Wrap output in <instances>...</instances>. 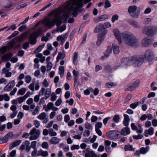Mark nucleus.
Here are the masks:
<instances>
[{
  "label": "nucleus",
  "mask_w": 157,
  "mask_h": 157,
  "mask_svg": "<svg viewBox=\"0 0 157 157\" xmlns=\"http://www.w3.org/2000/svg\"><path fill=\"white\" fill-rule=\"evenodd\" d=\"M83 0H71L67 2L64 8L56 11L53 13L55 18L52 20L47 18L43 21L44 25L48 27V29H51L56 24L58 26L57 32H62L66 28V25L59 26L62 22L67 21L68 17L71 14L74 17L77 16V12L79 11L80 8L83 6Z\"/></svg>",
  "instance_id": "f257e3e1"
},
{
  "label": "nucleus",
  "mask_w": 157,
  "mask_h": 157,
  "mask_svg": "<svg viewBox=\"0 0 157 157\" xmlns=\"http://www.w3.org/2000/svg\"><path fill=\"white\" fill-rule=\"evenodd\" d=\"M144 61V59L141 56H137L132 57L131 59L128 58H124L122 59L121 64L117 67H123L126 65H129L131 63L135 67L141 65Z\"/></svg>",
  "instance_id": "f03ea898"
},
{
  "label": "nucleus",
  "mask_w": 157,
  "mask_h": 157,
  "mask_svg": "<svg viewBox=\"0 0 157 157\" xmlns=\"http://www.w3.org/2000/svg\"><path fill=\"white\" fill-rule=\"evenodd\" d=\"M122 37L124 42L129 45L134 46L137 43V40L132 33H122Z\"/></svg>",
  "instance_id": "7ed1b4c3"
},
{
  "label": "nucleus",
  "mask_w": 157,
  "mask_h": 157,
  "mask_svg": "<svg viewBox=\"0 0 157 157\" xmlns=\"http://www.w3.org/2000/svg\"><path fill=\"white\" fill-rule=\"evenodd\" d=\"M42 31V28H39L37 31L34 32L29 36V39L31 44L33 45L36 43V37L40 35Z\"/></svg>",
  "instance_id": "20e7f679"
},
{
  "label": "nucleus",
  "mask_w": 157,
  "mask_h": 157,
  "mask_svg": "<svg viewBox=\"0 0 157 157\" xmlns=\"http://www.w3.org/2000/svg\"><path fill=\"white\" fill-rule=\"evenodd\" d=\"M137 7L136 6H131L129 7L128 12L132 17L138 18L140 14V11H137Z\"/></svg>",
  "instance_id": "39448f33"
},
{
  "label": "nucleus",
  "mask_w": 157,
  "mask_h": 157,
  "mask_svg": "<svg viewBox=\"0 0 157 157\" xmlns=\"http://www.w3.org/2000/svg\"><path fill=\"white\" fill-rule=\"evenodd\" d=\"M40 134V131L39 130L36 129L35 128H33L29 132L30 135L29 140H33L37 139L39 137Z\"/></svg>",
  "instance_id": "423d86ee"
},
{
  "label": "nucleus",
  "mask_w": 157,
  "mask_h": 157,
  "mask_svg": "<svg viewBox=\"0 0 157 157\" xmlns=\"http://www.w3.org/2000/svg\"><path fill=\"white\" fill-rule=\"evenodd\" d=\"M154 57L153 51L151 49L147 50L144 52V57L145 59L150 61Z\"/></svg>",
  "instance_id": "0eeeda50"
},
{
  "label": "nucleus",
  "mask_w": 157,
  "mask_h": 157,
  "mask_svg": "<svg viewBox=\"0 0 157 157\" xmlns=\"http://www.w3.org/2000/svg\"><path fill=\"white\" fill-rule=\"evenodd\" d=\"M39 94L41 96L45 95V99L47 100L51 95V90L49 89H45L44 88L42 87L39 92Z\"/></svg>",
  "instance_id": "6e6552de"
},
{
  "label": "nucleus",
  "mask_w": 157,
  "mask_h": 157,
  "mask_svg": "<svg viewBox=\"0 0 157 157\" xmlns=\"http://www.w3.org/2000/svg\"><path fill=\"white\" fill-rule=\"evenodd\" d=\"M107 33L106 30H104L103 32L99 34L98 37V40L96 42L97 45L99 46L104 40L106 35Z\"/></svg>",
  "instance_id": "1a4fd4ad"
},
{
  "label": "nucleus",
  "mask_w": 157,
  "mask_h": 157,
  "mask_svg": "<svg viewBox=\"0 0 157 157\" xmlns=\"http://www.w3.org/2000/svg\"><path fill=\"white\" fill-rule=\"evenodd\" d=\"M108 137L111 139H117L118 138L119 132L117 130H112L107 133Z\"/></svg>",
  "instance_id": "9d476101"
},
{
  "label": "nucleus",
  "mask_w": 157,
  "mask_h": 157,
  "mask_svg": "<svg viewBox=\"0 0 157 157\" xmlns=\"http://www.w3.org/2000/svg\"><path fill=\"white\" fill-rule=\"evenodd\" d=\"M140 81L139 80H136L132 84L127 87L126 90L127 91H131L136 89L140 84Z\"/></svg>",
  "instance_id": "9b49d317"
},
{
  "label": "nucleus",
  "mask_w": 157,
  "mask_h": 157,
  "mask_svg": "<svg viewBox=\"0 0 157 157\" xmlns=\"http://www.w3.org/2000/svg\"><path fill=\"white\" fill-rule=\"evenodd\" d=\"M13 136V133L12 132H10L7 133L3 138L0 140V143H5L9 140L11 139Z\"/></svg>",
  "instance_id": "f8f14e48"
},
{
  "label": "nucleus",
  "mask_w": 157,
  "mask_h": 157,
  "mask_svg": "<svg viewBox=\"0 0 157 157\" xmlns=\"http://www.w3.org/2000/svg\"><path fill=\"white\" fill-rule=\"evenodd\" d=\"M142 32L143 33L147 35H151L153 33L152 28L147 26H145L143 28Z\"/></svg>",
  "instance_id": "ddd939ff"
},
{
  "label": "nucleus",
  "mask_w": 157,
  "mask_h": 157,
  "mask_svg": "<svg viewBox=\"0 0 157 157\" xmlns=\"http://www.w3.org/2000/svg\"><path fill=\"white\" fill-rule=\"evenodd\" d=\"M152 41L147 38H144L141 41V45L142 47H147L151 44Z\"/></svg>",
  "instance_id": "4468645a"
},
{
  "label": "nucleus",
  "mask_w": 157,
  "mask_h": 157,
  "mask_svg": "<svg viewBox=\"0 0 157 157\" xmlns=\"http://www.w3.org/2000/svg\"><path fill=\"white\" fill-rule=\"evenodd\" d=\"M113 31L115 36L118 40L119 44H121L122 42V34H121L119 30L117 29H114Z\"/></svg>",
  "instance_id": "2eb2a0df"
},
{
  "label": "nucleus",
  "mask_w": 157,
  "mask_h": 157,
  "mask_svg": "<svg viewBox=\"0 0 157 157\" xmlns=\"http://www.w3.org/2000/svg\"><path fill=\"white\" fill-rule=\"evenodd\" d=\"M15 86L14 82L13 81L8 83L5 86L4 90L7 91H10Z\"/></svg>",
  "instance_id": "dca6fc26"
},
{
  "label": "nucleus",
  "mask_w": 157,
  "mask_h": 157,
  "mask_svg": "<svg viewBox=\"0 0 157 157\" xmlns=\"http://www.w3.org/2000/svg\"><path fill=\"white\" fill-rule=\"evenodd\" d=\"M130 130L129 128L128 127L124 128L121 131V134L124 136H125L129 135L130 133Z\"/></svg>",
  "instance_id": "f3484780"
},
{
  "label": "nucleus",
  "mask_w": 157,
  "mask_h": 157,
  "mask_svg": "<svg viewBox=\"0 0 157 157\" xmlns=\"http://www.w3.org/2000/svg\"><path fill=\"white\" fill-rule=\"evenodd\" d=\"M154 133V128L151 127L149 128L147 130H146L144 131V136L147 137L148 135H152Z\"/></svg>",
  "instance_id": "a211bd4d"
},
{
  "label": "nucleus",
  "mask_w": 157,
  "mask_h": 157,
  "mask_svg": "<svg viewBox=\"0 0 157 157\" xmlns=\"http://www.w3.org/2000/svg\"><path fill=\"white\" fill-rule=\"evenodd\" d=\"M105 30L103 25H99L97 26L94 29V32L95 33H97L98 32H101V33L103 32V31Z\"/></svg>",
  "instance_id": "6ab92c4d"
},
{
  "label": "nucleus",
  "mask_w": 157,
  "mask_h": 157,
  "mask_svg": "<svg viewBox=\"0 0 157 157\" xmlns=\"http://www.w3.org/2000/svg\"><path fill=\"white\" fill-rule=\"evenodd\" d=\"M10 70L5 67L3 68L2 70V73L5 74V76L6 77H11L12 75V73L9 72V71Z\"/></svg>",
  "instance_id": "aec40b11"
},
{
  "label": "nucleus",
  "mask_w": 157,
  "mask_h": 157,
  "mask_svg": "<svg viewBox=\"0 0 157 157\" xmlns=\"http://www.w3.org/2000/svg\"><path fill=\"white\" fill-rule=\"evenodd\" d=\"M48 155V152L47 151H44L42 149H40L38 151L37 156H41L43 157H45Z\"/></svg>",
  "instance_id": "412c9836"
},
{
  "label": "nucleus",
  "mask_w": 157,
  "mask_h": 157,
  "mask_svg": "<svg viewBox=\"0 0 157 157\" xmlns=\"http://www.w3.org/2000/svg\"><path fill=\"white\" fill-rule=\"evenodd\" d=\"M60 141L59 138L56 137H52L49 141L51 144H58Z\"/></svg>",
  "instance_id": "4be33fe9"
},
{
  "label": "nucleus",
  "mask_w": 157,
  "mask_h": 157,
  "mask_svg": "<svg viewBox=\"0 0 157 157\" xmlns=\"http://www.w3.org/2000/svg\"><path fill=\"white\" fill-rule=\"evenodd\" d=\"M12 54L11 53H8L2 56V59L3 61H8L12 56Z\"/></svg>",
  "instance_id": "5701e85b"
},
{
  "label": "nucleus",
  "mask_w": 157,
  "mask_h": 157,
  "mask_svg": "<svg viewBox=\"0 0 157 157\" xmlns=\"http://www.w3.org/2000/svg\"><path fill=\"white\" fill-rule=\"evenodd\" d=\"M22 141L20 140H17L10 144V149H12L13 147L18 146L21 143Z\"/></svg>",
  "instance_id": "b1692460"
},
{
  "label": "nucleus",
  "mask_w": 157,
  "mask_h": 157,
  "mask_svg": "<svg viewBox=\"0 0 157 157\" xmlns=\"http://www.w3.org/2000/svg\"><path fill=\"white\" fill-rule=\"evenodd\" d=\"M108 18V16L107 15L104 14L96 18V22H98V21H103Z\"/></svg>",
  "instance_id": "393cba45"
},
{
  "label": "nucleus",
  "mask_w": 157,
  "mask_h": 157,
  "mask_svg": "<svg viewBox=\"0 0 157 157\" xmlns=\"http://www.w3.org/2000/svg\"><path fill=\"white\" fill-rule=\"evenodd\" d=\"M112 47L113 49V53L115 54H118L119 53L120 50L117 45L115 44H112Z\"/></svg>",
  "instance_id": "a878e982"
},
{
  "label": "nucleus",
  "mask_w": 157,
  "mask_h": 157,
  "mask_svg": "<svg viewBox=\"0 0 157 157\" xmlns=\"http://www.w3.org/2000/svg\"><path fill=\"white\" fill-rule=\"evenodd\" d=\"M65 56V53L64 51L63 50L62 52H59L58 53V55L57 57V61L58 62L60 59H63L64 58Z\"/></svg>",
  "instance_id": "bb28decb"
},
{
  "label": "nucleus",
  "mask_w": 157,
  "mask_h": 157,
  "mask_svg": "<svg viewBox=\"0 0 157 157\" xmlns=\"http://www.w3.org/2000/svg\"><path fill=\"white\" fill-rule=\"evenodd\" d=\"M27 35V33H25L18 36L17 38L18 41L19 42H21L24 40L25 39Z\"/></svg>",
  "instance_id": "cd10ccee"
},
{
  "label": "nucleus",
  "mask_w": 157,
  "mask_h": 157,
  "mask_svg": "<svg viewBox=\"0 0 157 157\" xmlns=\"http://www.w3.org/2000/svg\"><path fill=\"white\" fill-rule=\"evenodd\" d=\"M150 149L149 146H147L145 148L142 147L140 149V152L142 154H145Z\"/></svg>",
  "instance_id": "c85d7f7f"
},
{
  "label": "nucleus",
  "mask_w": 157,
  "mask_h": 157,
  "mask_svg": "<svg viewBox=\"0 0 157 157\" xmlns=\"http://www.w3.org/2000/svg\"><path fill=\"white\" fill-rule=\"evenodd\" d=\"M112 52V50L111 47H108L107 49V50L105 53L102 57V59H104L105 58H107L108 57L109 54L111 53Z\"/></svg>",
  "instance_id": "c756f323"
},
{
  "label": "nucleus",
  "mask_w": 157,
  "mask_h": 157,
  "mask_svg": "<svg viewBox=\"0 0 157 157\" xmlns=\"http://www.w3.org/2000/svg\"><path fill=\"white\" fill-rule=\"evenodd\" d=\"M24 144L25 145V150L27 152H29L31 149V147L29 146L30 142L28 140H25L24 142Z\"/></svg>",
  "instance_id": "7c9ffc66"
},
{
  "label": "nucleus",
  "mask_w": 157,
  "mask_h": 157,
  "mask_svg": "<svg viewBox=\"0 0 157 157\" xmlns=\"http://www.w3.org/2000/svg\"><path fill=\"white\" fill-rule=\"evenodd\" d=\"M86 151L89 152L91 155V157H97V155L93 151H89V149L87 148L86 149V150H83L82 151L83 153H85Z\"/></svg>",
  "instance_id": "2f4dec72"
},
{
  "label": "nucleus",
  "mask_w": 157,
  "mask_h": 157,
  "mask_svg": "<svg viewBox=\"0 0 157 157\" xmlns=\"http://www.w3.org/2000/svg\"><path fill=\"white\" fill-rule=\"evenodd\" d=\"M40 107L37 105L36 106V108L34 109L32 113L33 115L34 116L40 112Z\"/></svg>",
  "instance_id": "473e14b6"
},
{
  "label": "nucleus",
  "mask_w": 157,
  "mask_h": 157,
  "mask_svg": "<svg viewBox=\"0 0 157 157\" xmlns=\"http://www.w3.org/2000/svg\"><path fill=\"white\" fill-rule=\"evenodd\" d=\"M45 45L44 44H41L38 46L37 48L34 51V53H36L40 52L44 47Z\"/></svg>",
  "instance_id": "72a5a7b5"
},
{
  "label": "nucleus",
  "mask_w": 157,
  "mask_h": 157,
  "mask_svg": "<svg viewBox=\"0 0 157 157\" xmlns=\"http://www.w3.org/2000/svg\"><path fill=\"white\" fill-rule=\"evenodd\" d=\"M46 117V115L45 113L43 112L40 114L37 117V118L40 120H43Z\"/></svg>",
  "instance_id": "f704fd0d"
},
{
  "label": "nucleus",
  "mask_w": 157,
  "mask_h": 157,
  "mask_svg": "<svg viewBox=\"0 0 157 157\" xmlns=\"http://www.w3.org/2000/svg\"><path fill=\"white\" fill-rule=\"evenodd\" d=\"M125 151H132L134 150L132 145H125L124 147Z\"/></svg>",
  "instance_id": "c9c22d12"
},
{
  "label": "nucleus",
  "mask_w": 157,
  "mask_h": 157,
  "mask_svg": "<svg viewBox=\"0 0 157 157\" xmlns=\"http://www.w3.org/2000/svg\"><path fill=\"white\" fill-rule=\"evenodd\" d=\"M59 70L60 75L61 77H62L63 76L64 71V66H61L59 67Z\"/></svg>",
  "instance_id": "e433bc0d"
},
{
  "label": "nucleus",
  "mask_w": 157,
  "mask_h": 157,
  "mask_svg": "<svg viewBox=\"0 0 157 157\" xmlns=\"http://www.w3.org/2000/svg\"><path fill=\"white\" fill-rule=\"evenodd\" d=\"M49 134L51 136H56L57 134L56 132L54 131V130L51 128L49 129Z\"/></svg>",
  "instance_id": "4c0bfd02"
},
{
  "label": "nucleus",
  "mask_w": 157,
  "mask_h": 157,
  "mask_svg": "<svg viewBox=\"0 0 157 157\" xmlns=\"http://www.w3.org/2000/svg\"><path fill=\"white\" fill-rule=\"evenodd\" d=\"M119 16L117 14L113 15L111 18V21L112 23H114L116 21L118 20Z\"/></svg>",
  "instance_id": "58836bf2"
},
{
  "label": "nucleus",
  "mask_w": 157,
  "mask_h": 157,
  "mask_svg": "<svg viewBox=\"0 0 157 157\" xmlns=\"http://www.w3.org/2000/svg\"><path fill=\"white\" fill-rule=\"evenodd\" d=\"M6 5H3V7L5 8H9L12 6V3L9 1H7L6 2Z\"/></svg>",
  "instance_id": "ea45409f"
},
{
  "label": "nucleus",
  "mask_w": 157,
  "mask_h": 157,
  "mask_svg": "<svg viewBox=\"0 0 157 157\" xmlns=\"http://www.w3.org/2000/svg\"><path fill=\"white\" fill-rule=\"evenodd\" d=\"M26 91V89L25 88H23L19 90L18 92V94L22 95H23L25 93Z\"/></svg>",
  "instance_id": "a19ab883"
},
{
  "label": "nucleus",
  "mask_w": 157,
  "mask_h": 157,
  "mask_svg": "<svg viewBox=\"0 0 157 157\" xmlns=\"http://www.w3.org/2000/svg\"><path fill=\"white\" fill-rule=\"evenodd\" d=\"M139 103L138 102H136L131 104L130 105V106L132 109H134L139 105Z\"/></svg>",
  "instance_id": "79ce46f5"
},
{
  "label": "nucleus",
  "mask_w": 157,
  "mask_h": 157,
  "mask_svg": "<svg viewBox=\"0 0 157 157\" xmlns=\"http://www.w3.org/2000/svg\"><path fill=\"white\" fill-rule=\"evenodd\" d=\"M41 146L43 148L48 149L49 148V146L48 143L46 142H44L42 144Z\"/></svg>",
  "instance_id": "37998d69"
},
{
  "label": "nucleus",
  "mask_w": 157,
  "mask_h": 157,
  "mask_svg": "<svg viewBox=\"0 0 157 157\" xmlns=\"http://www.w3.org/2000/svg\"><path fill=\"white\" fill-rule=\"evenodd\" d=\"M116 85V84H114L112 82H109L106 84L105 86L107 88H110L112 86Z\"/></svg>",
  "instance_id": "c03bdc74"
},
{
  "label": "nucleus",
  "mask_w": 157,
  "mask_h": 157,
  "mask_svg": "<svg viewBox=\"0 0 157 157\" xmlns=\"http://www.w3.org/2000/svg\"><path fill=\"white\" fill-rule=\"evenodd\" d=\"M103 25L104 28L105 29L111 27V25L109 22H106L104 23Z\"/></svg>",
  "instance_id": "a18cd8bd"
},
{
  "label": "nucleus",
  "mask_w": 157,
  "mask_h": 157,
  "mask_svg": "<svg viewBox=\"0 0 157 157\" xmlns=\"http://www.w3.org/2000/svg\"><path fill=\"white\" fill-rule=\"evenodd\" d=\"M25 82L27 83H29L32 80V78L30 75H28L25 77Z\"/></svg>",
  "instance_id": "49530a36"
},
{
  "label": "nucleus",
  "mask_w": 157,
  "mask_h": 157,
  "mask_svg": "<svg viewBox=\"0 0 157 157\" xmlns=\"http://www.w3.org/2000/svg\"><path fill=\"white\" fill-rule=\"evenodd\" d=\"M33 123L35 127L37 128H38L40 125V122L37 120L34 121Z\"/></svg>",
  "instance_id": "de8ad7c7"
},
{
  "label": "nucleus",
  "mask_w": 157,
  "mask_h": 157,
  "mask_svg": "<svg viewBox=\"0 0 157 157\" xmlns=\"http://www.w3.org/2000/svg\"><path fill=\"white\" fill-rule=\"evenodd\" d=\"M25 99L24 96L17 98L18 102L20 104L23 102Z\"/></svg>",
  "instance_id": "09e8293b"
},
{
  "label": "nucleus",
  "mask_w": 157,
  "mask_h": 157,
  "mask_svg": "<svg viewBox=\"0 0 157 157\" xmlns=\"http://www.w3.org/2000/svg\"><path fill=\"white\" fill-rule=\"evenodd\" d=\"M111 144V142L109 140H105V149L107 150V148H109V146Z\"/></svg>",
  "instance_id": "8fccbe9b"
},
{
  "label": "nucleus",
  "mask_w": 157,
  "mask_h": 157,
  "mask_svg": "<svg viewBox=\"0 0 157 157\" xmlns=\"http://www.w3.org/2000/svg\"><path fill=\"white\" fill-rule=\"evenodd\" d=\"M41 96L39 94L36 95L34 98V101L35 102H38L40 100V97Z\"/></svg>",
  "instance_id": "3c124183"
},
{
  "label": "nucleus",
  "mask_w": 157,
  "mask_h": 157,
  "mask_svg": "<svg viewBox=\"0 0 157 157\" xmlns=\"http://www.w3.org/2000/svg\"><path fill=\"white\" fill-rule=\"evenodd\" d=\"M57 97L54 93H52L51 95V100L52 101H54L56 100Z\"/></svg>",
  "instance_id": "603ef678"
},
{
  "label": "nucleus",
  "mask_w": 157,
  "mask_h": 157,
  "mask_svg": "<svg viewBox=\"0 0 157 157\" xmlns=\"http://www.w3.org/2000/svg\"><path fill=\"white\" fill-rule=\"evenodd\" d=\"M119 119L120 117L117 115H115L113 118V121L116 123H118L119 122Z\"/></svg>",
  "instance_id": "864d4df0"
},
{
  "label": "nucleus",
  "mask_w": 157,
  "mask_h": 157,
  "mask_svg": "<svg viewBox=\"0 0 157 157\" xmlns=\"http://www.w3.org/2000/svg\"><path fill=\"white\" fill-rule=\"evenodd\" d=\"M74 78H78L79 72L75 69H74L72 72Z\"/></svg>",
  "instance_id": "5fc2aeb1"
},
{
  "label": "nucleus",
  "mask_w": 157,
  "mask_h": 157,
  "mask_svg": "<svg viewBox=\"0 0 157 157\" xmlns=\"http://www.w3.org/2000/svg\"><path fill=\"white\" fill-rule=\"evenodd\" d=\"M143 137V135L140 134H138L137 135H134L133 136V138L136 140L141 139Z\"/></svg>",
  "instance_id": "6e6d98bb"
},
{
  "label": "nucleus",
  "mask_w": 157,
  "mask_h": 157,
  "mask_svg": "<svg viewBox=\"0 0 157 157\" xmlns=\"http://www.w3.org/2000/svg\"><path fill=\"white\" fill-rule=\"evenodd\" d=\"M52 65L51 62H48L47 65V71H50L52 68Z\"/></svg>",
  "instance_id": "4d7b16f0"
},
{
  "label": "nucleus",
  "mask_w": 157,
  "mask_h": 157,
  "mask_svg": "<svg viewBox=\"0 0 157 157\" xmlns=\"http://www.w3.org/2000/svg\"><path fill=\"white\" fill-rule=\"evenodd\" d=\"M85 127L88 129H91L92 128V125L88 123H86L85 124Z\"/></svg>",
  "instance_id": "13d9d810"
},
{
  "label": "nucleus",
  "mask_w": 157,
  "mask_h": 157,
  "mask_svg": "<svg viewBox=\"0 0 157 157\" xmlns=\"http://www.w3.org/2000/svg\"><path fill=\"white\" fill-rule=\"evenodd\" d=\"M80 148V146L78 145H73L71 147V149L73 151L75 149L78 150Z\"/></svg>",
  "instance_id": "bf43d9fd"
},
{
  "label": "nucleus",
  "mask_w": 157,
  "mask_h": 157,
  "mask_svg": "<svg viewBox=\"0 0 157 157\" xmlns=\"http://www.w3.org/2000/svg\"><path fill=\"white\" fill-rule=\"evenodd\" d=\"M16 150H13L10 153V157H15L16 156Z\"/></svg>",
  "instance_id": "052dcab7"
},
{
  "label": "nucleus",
  "mask_w": 157,
  "mask_h": 157,
  "mask_svg": "<svg viewBox=\"0 0 157 157\" xmlns=\"http://www.w3.org/2000/svg\"><path fill=\"white\" fill-rule=\"evenodd\" d=\"M29 88L32 91H34L35 89L34 83H32L30 84L29 86Z\"/></svg>",
  "instance_id": "680f3d73"
},
{
  "label": "nucleus",
  "mask_w": 157,
  "mask_h": 157,
  "mask_svg": "<svg viewBox=\"0 0 157 157\" xmlns=\"http://www.w3.org/2000/svg\"><path fill=\"white\" fill-rule=\"evenodd\" d=\"M37 148L34 149V150L32 152L31 155L33 157H35L37 155Z\"/></svg>",
  "instance_id": "e2e57ef3"
},
{
  "label": "nucleus",
  "mask_w": 157,
  "mask_h": 157,
  "mask_svg": "<svg viewBox=\"0 0 157 157\" xmlns=\"http://www.w3.org/2000/svg\"><path fill=\"white\" fill-rule=\"evenodd\" d=\"M36 141H33L31 142V147L33 149L36 148Z\"/></svg>",
  "instance_id": "0e129e2a"
},
{
  "label": "nucleus",
  "mask_w": 157,
  "mask_h": 157,
  "mask_svg": "<svg viewBox=\"0 0 157 157\" xmlns=\"http://www.w3.org/2000/svg\"><path fill=\"white\" fill-rule=\"evenodd\" d=\"M111 5L108 0H106L105 1V8H107L111 6Z\"/></svg>",
  "instance_id": "69168bd1"
},
{
  "label": "nucleus",
  "mask_w": 157,
  "mask_h": 157,
  "mask_svg": "<svg viewBox=\"0 0 157 157\" xmlns=\"http://www.w3.org/2000/svg\"><path fill=\"white\" fill-rule=\"evenodd\" d=\"M45 98L44 97L41 98L39 103V105H41L44 104L45 103Z\"/></svg>",
  "instance_id": "338daca9"
},
{
  "label": "nucleus",
  "mask_w": 157,
  "mask_h": 157,
  "mask_svg": "<svg viewBox=\"0 0 157 157\" xmlns=\"http://www.w3.org/2000/svg\"><path fill=\"white\" fill-rule=\"evenodd\" d=\"M62 102V100L61 98L58 99L55 102V105L56 106H59Z\"/></svg>",
  "instance_id": "774afa93"
}]
</instances>
